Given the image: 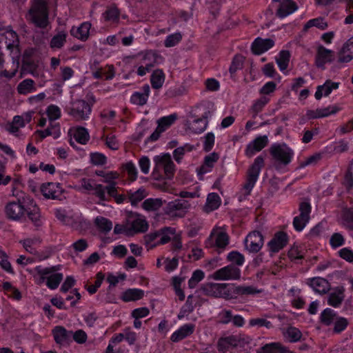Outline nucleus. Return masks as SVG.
I'll use <instances>...</instances> for the list:
<instances>
[{"label": "nucleus", "instance_id": "nucleus-1", "mask_svg": "<svg viewBox=\"0 0 353 353\" xmlns=\"http://www.w3.org/2000/svg\"><path fill=\"white\" fill-rule=\"evenodd\" d=\"M48 15V0H30L25 18L35 27L46 28L49 23Z\"/></svg>", "mask_w": 353, "mask_h": 353}, {"label": "nucleus", "instance_id": "nucleus-2", "mask_svg": "<svg viewBox=\"0 0 353 353\" xmlns=\"http://www.w3.org/2000/svg\"><path fill=\"white\" fill-rule=\"evenodd\" d=\"M61 265H54L48 268H42L41 266H37L35 268L36 272L41 276V280L43 281L47 280L46 285L51 290H55L59 285L61 281L63 279L62 273H54L59 270Z\"/></svg>", "mask_w": 353, "mask_h": 353}, {"label": "nucleus", "instance_id": "nucleus-3", "mask_svg": "<svg viewBox=\"0 0 353 353\" xmlns=\"http://www.w3.org/2000/svg\"><path fill=\"white\" fill-rule=\"evenodd\" d=\"M203 290L205 295L226 300L233 299L232 285L228 283H209L205 284Z\"/></svg>", "mask_w": 353, "mask_h": 353}, {"label": "nucleus", "instance_id": "nucleus-4", "mask_svg": "<svg viewBox=\"0 0 353 353\" xmlns=\"http://www.w3.org/2000/svg\"><path fill=\"white\" fill-rule=\"evenodd\" d=\"M263 165V157L262 156L257 157L248 170L246 182L243 185V190L245 191V194L248 195L250 194Z\"/></svg>", "mask_w": 353, "mask_h": 353}, {"label": "nucleus", "instance_id": "nucleus-5", "mask_svg": "<svg viewBox=\"0 0 353 353\" xmlns=\"http://www.w3.org/2000/svg\"><path fill=\"white\" fill-rule=\"evenodd\" d=\"M272 157L283 165L289 164L294 155L293 150L285 143H274L270 148Z\"/></svg>", "mask_w": 353, "mask_h": 353}, {"label": "nucleus", "instance_id": "nucleus-6", "mask_svg": "<svg viewBox=\"0 0 353 353\" xmlns=\"http://www.w3.org/2000/svg\"><path fill=\"white\" fill-rule=\"evenodd\" d=\"M92 111V105L84 100L77 99L71 103L68 114L76 121L88 119Z\"/></svg>", "mask_w": 353, "mask_h": 353}, {"label": "nucleus", "instance_id": "nucleus-7", "mask_svg": "<svg viewBox=\"0 0 353 353\" xmlns=\"http://www.w3.org/2000/svg\"><path fill=\"white\" fill-rule=\"evenodd\" d=\"M212 277L216 281L238 280L241 277V270L230 264L215 271Z\"/></svg>", "mask_w": 353, "mask_h": 353}, {"label": "nucleus", "instance_id": "nucleus-8", "mask_svg": "<svg viewBox=\"0 0 353 353\" xmlns=\"http://www.w3.org/2000/svg\"><path fill=\"white\" fill-rule=\"evenodd\" d=\"M26 209L19 201H12L6 204L5 214L6 217L12 221H20L24 217Z\"/></svg>", "mask_w": 353, "mask_h": 353}, {"label": "nucleus", "instance_id": "nucleus-9", "mask_svg": "<svg viewBox=\"0 0 353 353\" xmlns=\"http://www.w3.org/2000/svg\"><path fill=\"white\" fill-rule=\"evenodd\" d=\"M264 243L263 236L259 231H253L246 236L245 247L250 252H258Z\"/></svg>", "mask_w": 353, "mask_h": 353}, {"label": "nucleus", "instance_id": "nucleus-10", "mask_svg": "<svg viewBox=\"0 0 353 353\" xmlns=\"http://www.w3.org/2000/svg\"><path fill=\"white\" fill-rule=\"evenodd\" d=\"M176 119V114L163 117L158 120V126L155 131L148 138L147 141H157L160 134L170 128Z\"/></svg>", "mask_w": 353, "mask_h": 353}, {"label": "nucleus", "instance_id": "nucleus-11", "mask_svg": "<svg viewBox=\"0 0 353 353\" xmlns=\"http://www.w3.org/2000/svg\"><path fill=\"white\" fill-rule=\"evenodd\" d=\"M205 243L208 247L224 249L229 243V236L223 231L212 232Z\"/></svg>", "mask_w": 353, "mask_h": 353}, {"label": "nucleus", "instance_id": "nucleus-12", "mask_svg": "<svg viewBox=\"0 0 353 353\" xmlns=\"http://www.w3.org/2000/svg\"><path fill=\"white\" fill-rule=\"evenodd\" d=\"M210 117V111L204 112L200 118H194L192 116V118H193V120L192 121H188L186 125L192 132L200 134L206 129L208 123V119Z\"/></svg>", "mask_w": 353, "mask_h": 353}, {"label": "nucleus", "instance_id": "nucleus-13", "mask_svg": "<svg viewBox=\"0 0 353 353\" xmlns=\"http://www.w3.org/2000/svg\"><path fill=\"white\" fill-rule=\"evenodd\" d=\"M154 161L158 166L163 168L164 173L168 179H171L175 172V165L168 153L154 157Z\"/></svg>", "mask_w": 353, "mask_h": 353}, {"label": "nucleus", "instance_id": "nucleus-14", "mask_svg": "<svg viewBox=\"0 0 353 353\" xmlns=\"http://www.w3.org/2000/svg\"><path fill=\"white\" fill-rule=\"evenodd\" d=\"M269 140L267 135L259 136L248 144L245 154L248 157H252L256 152L263 150L268 144Z\"/></svg>", "mask_w": 353, "mask_h": 353}, {"label": "nucleus", "instance_id": "nucleus-15", "mask_svg": "<svg viewBox=\"0 0 353 353\" xmlns=\"http://www.w3.org/2000/svg\"><path fill=\"white\" fill-rule=\"evenodd\" d=\"M334 60V52L321 46L317 49L315 58V64L316 67L325 69V65Z\"/></svg>", "mask_w": 353, "mask_h": 353}, {"label": "nucleus", "instance_id": "nucleus-16", "mask_svg": "<svg viewBox=\"0 0 353 353\" xmlns=\"http://www.w3.org/2000/svg\"><path fill=\"white\" fill-rule=\"evenodd\" d=\"M129 225L128 236L133 235L137 233L145 232L148 229V224L146 220L137 214L136 217L131 220H127Z\"/></svg>", "mask_w": 353, "mask_h": 353}, {"label": "nucleus", "instance_id": "nucleus-17", "mask_svg": "<svg viewBox=\"0 0 353 353\" xmlns=\"http://www.w3.org/2000/svg\"><path fill=\"white\" fill-rule=\"evenodd\" d=\"M288 242V236L284 232H276L272 240L268 243L270 251L278 252L283 249Z\"/></svg>", "mask_w": 353, "mask_h": 353}, {"label": "nucleus", "instance_id": "nucleus-18", "mask_svg": "<svg viewBox=\"0 0 353 353\" xmlns=\"http://www.w3.org/2000/svg\"><path fill=\"white\" fill-rule=\"evenodd\" d=\"M41 192L46 199H57L61 195V188L59 183H48L41 186Z\"/></svg>", "mask_w": 353, "mask_h": 353}, {"label": "nucleus", "instance_id": "nucleus-19", "mask_svg": "<svg viewBox=\"0 0 353 353\" xmlns=\"http://www.w3.org/2000/svg\"><path fill=\"white\" fill-rule=\"evenodd\" d=\"M298 9L297 4L292 0H281L279 3L276 15L281 19L292 14Z\"/></svg>", "mask_w": 353, "mask_h": 353}, {"label": "nucleus", "instance_id": "nucleus-20", "mask_svg": "<svg viewBox=\"0 0 353 353\" xmlns=\"http://www.w3.org/2000/svg\"><path fill=\"white\" fill-rule=\"evenodd\" d=\"M54 339L57 344L65 345L71 341L72 331L67 330L63 326H56L52 330Z\"/></svg>", "mask_w": 353, "mask_h": 353}, {"label": "nucleus", "instance_id": "nucleus-21", "mask_svg": "<svg viewBox=\"0 0 353 353\" xmlns=\"http://www.w3.org/2000/svg\"><path fill=\"white\" fill-rule=\"evenodd\" d=\"M339 111V108L336 105H329L323 108H318L316 110H307L306 115L309 119H314L329 117L332 114H335Z\"/></svg>", "mask_w": 353, "mask_h": 353}, {"label": "nucleus", "instance_id": "nucleus-22", "mask_svg": "<svg viewBox=\"0 0 353 353\" xmlns=\"http://www.w3.org/2000/svg\"><path fill=\"white\" fill-rule=\"evenodd\" d=\"M188 206V201L176 199L169 202L165 208L164 212L166 214L171 216H181L178 212L184 211Z\"/></svg>", "mask_w": 353, "mask_h": 353}, {"label": "nucleus", "instance_id": "nucleus-23", "mask_svg": "<svg viewBox=\"0 0 353 353\" xmlns=\"http://www.w3.org/2000/svg\"><path fill=\"white\" fill-rule=\"evenodd\" d=\"M274 45V41L272 39L256 38L252 44V51L255 54H261Z\"/></svg>", "mask_w": 353, "mask_h": 353}, {"label": "nucleus", "instance_id": "nucleus-24", "mask_svg": "<svg viewBox=\"0 0 353 353\" xmlns=\"http://www.w3.org/2000/svg\"><path fill=\"white\" fill-rule=\"evenodd\" d=\"M345 289L343 286H338L332 290L327 296V303L334 307H339L345 298Z\"/></svg>", "mask_w": 353, "mask_h": 353}, {"label": "nucleus", "instance_id": "nucleus-25", "mask_svg": "<svg viewBox=\"0 0 353 353\" xmlns=\"http://www.w3.org/2000/svg\"><path fill=\"white\" fill-rule=\"evenodd\" d=\"M194 329L195 325L194 324H185L171 335L170 340L174 343H177L190 336L194 332Z\"/></svg>", "mask_w": 353, "mask_h": 353}, {"label": "nucleus", "instance_id": "nucleus-26", "mask_svg": "<svg viewBox=\"0 0 353 353\" xmlns=\"http://www.w3.org/2000/svg\"><path fill=\"white\" fill-rule=\"evenodd\" d=\"M26 213L36 230H39L43 224V219L38 205L34 203L32 208H30L26 210Z\"/></svg>", "mask_w": 353, "mask_h": 353}, {"label": "nucleus", "instance_id": "nucleus-27", "mask_svg": "<svg viewBox=\"0 0 353 353\" xmlns=\"http://www.w3.org/2000/svg\"><path fill=\"white\" fill-rule=\"evenodd\" d=\"M150 92V88L149 85H144L141 88V91L135 92L132 94L130 97L131 103L140 106L146 104Z\"/></svg>", "mask_w": 353, "mask_h": 353}, {"label": "nucleus", "instance_id": "nucleus-28", "mask_svg": "<svg viewBox=\"0 0 353 353\" xmlns=\"http://www.w3.org/2000/svg\"><path fill=\"white\" fill-rule=\"evenodd\" d=\"M339 83L333 82L331 80H327L323 85L317 86L314 94L316 99L319 100L323 96H328L333 90L339 88Z\"/></svg>", "mask_w": 353, "mask_h": 353}, {"label": "nucleus", "instance_id": "nucleus-29", "mask_svg": "<svg viewBox=\"0 0 353 353\" xmlns=\"http://www.w3.org/2000/svg\"><path fill=\"white\" fill-rule=\"evenodd\" d=\"M308 283L316 292L321 294L327 293L330 288L328 281L321 277L310 279Z\"/></svg>", "mask_w": 353, "mask_h": 353}, {"label": "nucleus", "instance_id": "nucleus-30", "mask_svg": "<svg viewBox=\"0 0 353 353\" xmlns=\"http://www.w3.org/2000/svg\"><path fill=\"white\" fill-rule=\"evenodd\" d=\"M353 59V41L349 39L343 44L339 54V61L347 63Z\"/></svg>", "mask_w": 353, "mask_h": 353}, {"label": "nucleus", "instance_id": "nucleus-31", "mask_svg": "<svg viewBox=\"0 0 353 353\" xmlns=\"http://www.w3.org/2000/svg\"><path fill=\"white\" fill-rule=\"evenodd\" d=\"M261 292V290H257L252 285H232V294L233 298L237 295H252Z\"/></svg>", "mask_w": 353, "mask_h": 353}, {"label": "nucleus", "instance_id": "nucleus-32", "mask_svg": "<svg viewBox=\"0 0 353 353\" xmlns=\"http://www.w3.org/2000/svg\"><path fill=\"white\" fill-rule=\"evenodd\" d=\"M91 24L88 22L83 23L77 28H72L70 30L71 34L81 41H85L89 37V32Z\"/></svg>", "mask_w": 353, "mask_h": 353}, {"label": "nucleus", "instance_id": "nucleus-33", "mask_svg": "<svg viewBox=\"0 0 353 353\" xmlns=\"http://www.w3.org/2000/svg\"><path fill=\"white\" fill-rule=\"evenodd\" d=\"M164 201L160 198H149L141 204V207L147 212H155L159 210L163 205Z\"/></svg>", "mask_w": 353, "mask_h": 353}, {"label": "nucleus", "instance_id": "nucleus-34", "mask_svg": "<svg viewBox=\"0 0 353 353\" xmlns=\"http://www.w3.org/2000/svg\"><path fill=\"white\" fill-rule=\"evenodd\" d=\"M219 159V156L216 153L213 152L206 156L204 159L203 164L199 170V174H203L211 171L214 167V163Z\"/></svg>", "mask_w": 353, "mask_h": 353}, {"label": "nucleus", "instance_id": "nucleus-35", "mask_svg": "<svg viewBox=\"0 0 353 353\" xmlns=\"http://www.w3.org/2000/svg\"><path fill=\"white\" fill-rule=\"evenodd\" d=\"M144 291L140 289H128L123 292L121 299L124 302L135 301L143 297Z\"/></svg>", "mask_w": 353, "mask_h": 353}, {"label": "nucleus", "instance_id": "nucleus-36", "mask_svg": "<svg viewBox=\"0 0 353 353\" xmlns=\"http://www.w3.org/2000/svg\"><path fill=\"white\" fill-rule=\"evenodd\" d=\"M128 195L131 205L135 206L148 195V192L144 188H140L134 192H128Z\"/></svg>", "mask_w": 353, "mask_h": 353}, {"label": "nucleus", "instance_id": "nucleus-37", "mask_svg": "<svg viewBox=\"0 0 353 353\" xmlns=\"http://www.w3.org/2000/svg\"><path fill=\"white\" fill-rule=\"evenodd\" d=\"M221 205V199L217 193L212 192L208 195L205 211L207 212L216 210Z\"/></svg>", "mask_w": 353, "mask_h": 353}, {"label": "nucleus", "instance_id": "nucleus-38", "mask_svg": "<svg viewBox=\"0 0 353 353\" xmlns=\"http://www.w3.org/2000/svg\"><path fill=\"white\" fill-rule=\"evenodd\" d=\"M341 224L350 230L353 231V207L344 208L341 215Z\"/></svg>", "mask_w": 353, "mask_h": 353}, {"label": "nucleus", "instance_id": "nucleus-39", "mask_svg": "<svg viewBox=\"0 0 353 353\" xmlns=\"http://www.w3.org/2000/svg\"><path fill=\"white\" fill-rule=\"evenodd\" d=\"M67 32L65 31H60L50 40V46L52 49H60L61 48L65 43L66 42Z\"/></svg>", "mask_w": 353, "mask_h": 353}, {"label": "nucleus", "instance_id": "nucleus-40", "mask_svg": "<svg viewBox=\"0 0 353 353\" xmlns=\"http://www.w3.org/2000/svg\"><path fill=\"white\" fill-rule=\"evenodd\" d=\"M164 81L165 74L163 70L158 69L152 72L150 78V83L154 89L159 90L163 86Z\"/></svg>", "mask_w": 353, "mask_h": 353}, {"label": "nucleus", "instance_id": "nucleus-41", "mask_svg": "<svg viewBox=\"0 0 353 353\" xmlns=\"http://www.w3.org/2000/svg\"><path fill=\"white\" fill-rule=\"evenodd\" d=\"M35 90L34 81L31 79H24L17 85V91L21 94H27Z\"/></svg>", "mask_w": 353, "mask_h": 353}, {"label": "nucleus", "instance_id": "nucleus-42", "mask_svg": "<svg viewBox=\"0 0 353 353\" xmlns=\"http://www.w3.org/2000/svg\"><path fill=\"white\" fill-rule=\"evenodd\" d=\"M236 345V340L234 336L221 338L219 340L217 343L218 350L222 353L228 351L231 347H234Z\"/></svg>", "mask_w": 353, "mask_h": 353}, {"label": "nucleus", "instance_id": "nucleus-43", "mask_svg": "<svg viewBox=\"0 0 353 353\" xmlns=\"http://www.w3.org/2000/svg\"><path fill=\"white\" fill-rule=\"evenodd\" d=\"M258 353H290L279 343H270L263 346Z\"/></svg>", "mask_w": 353, "mask_h": 353}, {"label": "nucleus", "instance_id": "nucleus-44", "mask_svg": "<svg viewBox=\"0 0 353 353\" xmlns=\"http://www.w3.org/2000/svg\"><path fill=\"white\" fill-rule=\"evenodd\" d=\"M156 62L157 58L155 54L150 51L146 52L141 56L140 64L151 70Z\"/></svg>", "mask_w": 353, "mask_h": 353}, {"label": "nucleus", "instance_id": "nucleus-45", "mask_svg": "<svg viewBox=\"0 0 353 353\" xmlns=\"http://www.w3.org/2000/svg\"><path fill=\"white\" fill-rule=\"evenodd\" d=\"M159 231L160 233L159 240L157 241V244L159 245H163L168 243L175 233V230L170 227L163 228Z\"/></svg>", "mask_w": 353, "mask_h": 353}, {"label": "nucleus", "instance_id": "nucleus-46", "mask_svg": "<svg viewBox=\"0 0 353 353\" xmlns=\"http://www.w3.org/2000/svg\"><path fill=\"white\" fill-rule=\"evenodd\" d=\"M194 147L189 143H185L184 145L176 148L173 151V157L174 160L178 163H181L184 154L186 152L192 151Z\"/></svg>", "mask_w": 353, "mask_h": 353}, {"label": "nucleus", "instance_id": "nucleus-47", "mask_svg": "<svg viewBox=\"0 0 353 353\" xmlns=\"http://www.w3.org/2000/svg\"><path fill=\"white\" fill-rule=\"evenodd\" d=\"M94 223L98 229L104 233H108L112 228V221L103 216H97L94 220Z\"/></svg>", "mask_w": 353, "mask_h": 353}, {"label": "nucleus", "instance_id": "nucleus-48", "mask_svg": "<svg viewBox=\"0 0 353 353\" xmlns=\"http://www.w3.org/2000/svg\"><path fill=\"white\" fill-rule=\"evenodd\" d=\"M312 27H316L317 28L324 30L327 28V23L323 17H317L309 20L304 26V30H307Z\"/></svg>", "mask_w": 353, "mask_h": 353}, {"label": "nucleus", "instance_id": "nucleus-49", "mask_svg": "<svg viewBox=\"0 0 353 353\" xmlns=\"http://www.w3.org/2000/svg\"><path fill=\"white\" fill-rule=\"evenodd\" d=\"M74 138L78 143L85 144L90 139V135L86 128L78 127L75 130Z\"/></svg>", "mask_w": 353, "mask_h": 353}, {"label": "nucleus", "instance_id": "nucleus-50", "mask_svg": "<svg viewBox=\"0 0 353 353\" xmlns=\"http://www.w3.org/2000/svg\"><path fill=\"white\" fill-rule=\"evenodd\" d=\"M54 214L56 218L64 224H70L72 221V216L70 215V212L65 209H55Z\"/></svg>", "mask_w": 353, "mask_h": 353}, {"label": "nucleus", "instance_id": "nucleus-51", "mask_svg": "<svg viewBox=\"0 0 353 353\" xmlns=\"http://www.w3.org/2000/svg\"><path fill=\"white\" fill-rule=\"evenodd\" d=\"M336 318V312L330 309L326 308L321 314V320L324 324L329 325L335 321Z\"/></svg>", "mask_w": 353, "mask_h": 353}, {"label": "nucleus", "instance_id": "nucleus-52", "mask_svg": "<svg viewBox=\"0 0 353 353\" xmlns=\"http://www.w3.org/2000/svg\"><path fill=\"white\" fill-rule=\"evenodd\" d=\"M290 60V52L287 50H282L279 53V57L276 59V63L281 71L285 70L288 66Z\"/></svg>", "mask_w": 353, "mask_h": 353}, {"label": "nucleus", "instance_id": "nucleus-53", "mask_svg": "<svg viewBox=\"0 0 353 353\" xmlns=\"http://www.w3.org/2000/svg\"><path fill=\"white\" fill-rule=\"evenodd\" d=\"M285 336L289 339L290 342L298 341L301 338V331L294 327H289L287 328Z\"/></svg>", "mask_w": 353, "mask_h": 353}, {"label": "nucleus", "instance_id": "nucleus-54", "mask_svg": "<svg viewBox=\"0 0 353 353\" xmlns=\"http://www.w3.org/2000/svg\"><path fill=\"white\" fill-rule=\"evenodd\" d=\"M349 324V321L344 317H336L334 321L333 331L335 333L339 334L346 329Z\"/></svg>", "mask_w": 353, "mask_h": 353}, {"label": "nucleus", "instance_id": "nucleus-55", "mask_svg": "<svg viewBox=\"0 0 353 353\" xmlns=\"http://www.w3.org/2000/svg\"><path fill=\"white\" fill-rule=\"evenodd\" d=\"M21 243L23 244V248L25 250L30 252V254H36L37 250L35 248H34V245L39 243L40 240L38 238H33V239H26L23 241H21Z\"/></svg>", "mask_w": 353, "mask_h": 353}, {"label": "nucleus", "instance_id": "nucleus-56", "mask_svg": "<svg viewBox=\"0 0 353 353\" xmlns=\"http://www.w3.org/2000/svg\"><path fill=\"white\" fill-rule=\"evenodd\" d=\"M159 231H156L154 232H150L145 236L144 240L149 248H152L159 245L157 244V241L159 240Z\"/></svg>", "mask_w": 353, "mask_h": 353}, {"label": "nucleus", "instance_id": "nucleus-57", "mask_svg": "<svg viewBox=\"0 0 353 353\" xmlns=\"http://www.w3.org/2000/svg\"><path fill=\"white\" fill-rule=\"evenodd\" d=\"M103 17L105 21L117 22L119 19V11L116 8H110L103 13Z\"/></svg>", "mask_w": 353, "mask_h": 353}, {"label": "nucleus", "instance_id": "nucleus-58", "mask_svg": "<svg viewBox=\"0 0 353 353\" xmlns=\"http://www.w3.org/2000/svg\"><path fill=\"white\" fill-rule=\"evenodd\" d=\"M270 99L267 97H261L254 101L252 106V111L254 112L255 117L259 112H261L264 106L268 103Z\"/></svg>", "mask_w": 353, "mask_h": 353}, {"label": "nucleus", "instance_id": "nucleus-59", "mask_svg": "<svg viewBox=\"0 0 353 353\" xmlns=\"http://www.w3.org/2000/svg\"><path fill=\"white\" fill-rule=\"evenodd\" d=\"M299 215L298 216L299 218H304L307 220H310V214L311 212V205L309 202L303 201L299 204Z\"/></svg>", "mask_w": 353, "mask_h": 353}, {"label": "nucleus", "instance_id": "nucleus-60", "mask_svg": "<svg viewBox=\"0 0 353 353\" xmlns=\"http://www.w3.org/2000/svg\"><path fill=\"white\" fill-rule=\"evenodd\" d=\"M204 278V273L202 270H195L188 281L190 288H194L196 285Z\"/></svg>", "mask_w": 353, "mask_h": 353}, {"label": "nucleus", "instance_id": "nucleus-61", "mask_svg": "<svg viewBox=\"0 0 353 353\" xmlns=\"http://www.w3.org/2000/svg\"><path fill=\"white\" fill-rule=\"evenodd\" d=\"M182 39L181 33L176 32L168 35L164 41V45L166 48H170L176 46Z\"/></svg>", "mask_w": 353, "mask_h": 353}, {"label": "nucleus", "instance_id": "nucleus-62", "mask_svg": "<svg viewBox=\"0 0 353 353\" xmlns=\"http://www.w3.org/2000/svg\"><path fill=\"white\" fill-rule=\"evenodd\" d=\"M227 259L229 261L235 263L238 266L243 264L245 259L243 254L236 251H232L228 254Z\"/></svg>", "mask_w": 353, "mask_h": 353}, {"label": "nucleus", "instance_id": "nucleus-63", "mask_svg": "<svg viewBox=\"0 0 353 353\" xmlns=\"http://www.w3.org/2000/svg\"><path fill=\"white\" fill-rule=\"evenodd\" d=\"M6 39H9V42L6 41V46L8 49H12L17 47L19 43L18 35L12 30L8 31L6 34Z\"/></svg>", "mask_w": 353, "mask_h": 353}, {"label": "nucleus", "instance_id": "nucleus-64", "mask_svg": "<svg viewBox=\"0 0 353 353\" xmlns=\"http://www.w3.org/2000/svg\"><path fill=\"white\" fill-rule=\"evenodd\" d=\"M90 161L93 165H103L106 163L107 158L102 153L94 152L90 154Z\"/></svg>", "mask_w": 353, "mask_h": 353}]
</instances>
